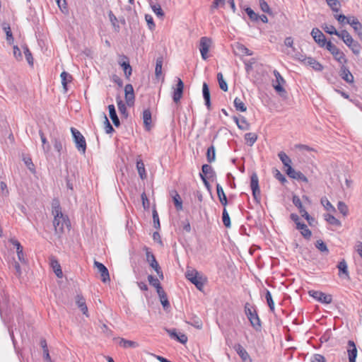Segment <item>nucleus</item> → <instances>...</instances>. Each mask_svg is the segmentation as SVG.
<instances>
[{"label": "nucleus", "instance_id": "20e7f679", "mask_svg": "<svg viewBox=\"0 0 362 362\" xmlns=\"http://www.w3.org/2000/svg\"><path fill=\"white\" fill-rule=\"evenodd\" d=\"M340 38L346 44V45L352 51L355 55H358L361 53V46L356 40L353 39L351 35L345 30L340 31Z\"/></svg>", "mask_w": 362, "mask_h": 362}, {"label": "nucleus", "instance_id": "f03ea898", "mask_svg": "<svg viewBox=\"0 0 362 362\" xmlns=\"http://www.w3.org/2000/svg\"><path fill=\"white\" fill-rule=\"evenodd\" d=\"M185 277L199 291L202 290L206 282V278L202 274L199 272L197 270L189 267H187L185 272Z\"/></svg>", "mask_w": 362, "mask_h": 362}, {"label": "nucleus", "instance_id": "9d476101", "mask_svg": "<svg viewBox=\"0 0 362 362\" xmlns=\"http://www.w3.org/2000/svg\"><path fill=\"white\" fill-rule=\"evenodd\" d=\"M326 49L333 55L334 59L337 60L340 64L346 62V59L343 52H341L331 42H327Z\"/></svg>", "mask_w": 362, "mask_h": 362}, {"label": "nucleus", "instance_id": "6e6552de", "mask_svg": "<svg viewBox=\"0 0 362 362\" xmlns=\"http://www.w3.org/2000/svg\"><path fill=\"white\" fill-rule=\"evenodd\" d=\"M292 57L303 62L305 64L310 66L315 71H322L323 69L322 64L317 62L314 58L310 57H306L300 52H297L295 54H292Z\"/></svg>", "mask_w": 362, "mask_h": 362}, {"label": "nucleus", "instance_id": "f704fd0d", "mask_svg": "<svg viewBox=\"0 0 362 362\" xmlns=\"http://www.w3.org/2000/svg\"><path fill=\"white\" fill-rule=\"evenodd\" d=\"M250 21H257L260 20L263 23L268 22V18L265 15L262 14V15L259 16L257 13H256L251 8H250Z\"/></svg>", "mask_w": 362, "mask_h": 362}, {"label": "nucleus", "instance_id": "13d9d810", "mask_svg": "<svg viewBox=\"0 0 362 362\" xmlns=\"http://www.w3.org/2000/svg\"><path fill=\"white\" fill-rule=\"evenodd\" d=\"M152 215H153V226H154V228H156V229H160V224L159 216H158V212H157L156 209H154L153 210Z\"/></svg>", "mask_w": 362, "mask_h": 362}, {"label": "nucleus", "instance_id": "aec40b11", "mask_svg": "<svg viewBox=\"0 0 362 362\" xmlns=\"http://www.w3.org/2000/svg\"><path fill=\"white\" fill-rule=\"evenodd\" d=\"M339 76L343 80L349 83H352L354 82V76L349 69L344 65H342L340 68Z\"/></svg>", "mask_w": 362, "mask_h": 362}, {"label": "nucleus", "instance_id": "864d4df0", "mask_svg": "<svg viewBox=\"0 0 362 362\" xmlns=\"http://www.w3.org/2000/svg\"><path fill=\"white\" fill-rule=\"evenodd\" d=\"M60 76L62 78V84L63 87L64 88H66V85H67L68 81H71V80L72 78L71 76L69 73H67L66 71H63L61 74Z\"/></svg>", "mask_w": 362, "mask_h": 362}, {"label": "nucleus", "instance_id": "4c0bfd02", "mask_svg": "<svg viewBox=\"0 0 362 362\" xmlns=\"http://www.w3.org/2000/svg\"><path fill=\"white\" fill-rule=\"evenodd\" d=\"M51 267H52V269L57 277H59V278L62 277L63 274H62V271L61 269V266L59 264L57 260L52 259L51 260Z\"/></svg>", "mask_w": 362, "mask_h": 362}, {"label": "nucleus", "instance_id": "f3484780", "mask_svg": "<svg viewBox=\"0 0 362 362\" xmlns=\"http://www.w3.org/2000/svg\"><path fill=\"white\" fill-rule=\"evenodd\" d=\"M286 174L291 178L300 180L303 182H308V178L300 171H296L292 166H288L286 169Z\"/></svg>", "mask_w": 362, "mask_h": 362}, {"label": "nucleus", "instance_id": "8fccbe9b", "mask_svg": "<svg viewBox=\"0 0 362 362\" xmlns=\"http://www.w3.org/2000/svg\"><path fill=\"white\" fill-rule=\"evenodd\" d=\"M321 204L323 205L325 209L330 212H335L336 209L334 206L330 203V202L326 198L323 197L321 199Z\"/></svg>", "mask_w": 362, "mask_h": 362}, {"label": "nucleus", "instance_id": "c9c22d12", "mask_svg": "<svg viewBox=\"0 0 362 362\" xmlns=\"http://www.w3.org/2000/svg\"><path fill=\"white\" fill-rule=\"evenodd\" d=\"M117 104L119 112L121 114V115L123 116L124 117L127 118L129 115L127 110V107H126L125 104L124 103V102L119 97L117 98Z\"/></svg>", "mask_w": 362, "mask_h": 362}, {"label": "nucleus", "instance_id": "603ef678", "mask_svg": "<svg viewBox=\"0 0 362 362\" xmlns=\"http://www.w3.org/2000/svg\"><path fill=\"white\" fill-rule=\"evenodd\" d=\"M265 298L267 303L268 306L272 312L274 311V303L272 299V294L269 291L267 290L265 293Z\"/></svg>", "mask_w": 362, "mask_h": 362}, {"label": "nucleus", "instance_id": "338daca9", "mask_svg": "<svg viewBox=\"0 0 362 362\" xmlns=\"http://www.w3.org/2000/svg\"><path fill=\"white\" fill-rule=\"evenodd\" d=\"M316 247L321 252H328V249L326 244L321 240L316 242Z\"/></svg>", "mask_w": 362, "mask_h": 362}, {"label": "nucleus", "instance_id": "72a5a7b5", "mask_svg": "<svg viewBox=\"0 0 362 362\" xmlns=\"http://www.w3.org/2000/svg\"><path fill=\"white\" fill-rule=\"evenodd\" d=\"M173 192H174V194L172 195V197H173V201L175 207L177 211H181V210H182V199H181L180 194L176 191H174Z\"/></svg>", "mask_w": 362, "mask_h": 362}, {"label": "nucleus", "instance_id": "b1692460", "mask_svg": "<svg viewBox=\"0 0 362 362\" xmlns=\"http://www.w3.org/2000/svg\"><path fill=\"white\" fill-rule=\"evenodd\" d=\"M233 119L239 129L246 130L249 127V123L246 118L242 115L233 116Z\"/></svg>", "mask_w": 362, "mask_h": 362}, {"label": "nucleus", "instance_id": "c756f323", "mask_svg": "<svg viewBox=\"0 0 362 362\" xmlns=\"http://www.w3.org/2000/svg\"><path fill=\"white\" fill-rule=\"evenodd\" d=\"M76 303L78 307L80 308L83 314L88 316V308L86 304V300L82 296L77 295Z\"/></svg>", "mask_w": 362, "mask_h": 362}, {"label": "nucleus", "instance_id": "0eeeda50", "mask_svg": "<svg viewBox=\"0 0 362 362\" xmlns=\"http://www.w3.org/2000/svg\"><path fill=\"white\" fill-rule=\"evenodd\" d=\"M274 75L275 79L272 81V86L280 96L286 98L287 93L283 86L286 83L285 80L276 70L274 71Z\"/></svg>", "mask_w": 362, "mask_h": 362}, {"label": "nucleus", "instance_id": "ea45409f", "mask_svg": "<svg viewBox=\"0 0 362 362\" xmlns=\"http://www.w3.org/2000/svg\"><path fill=\"white\" fill-rule=\"evenodd\" d=\"M348 24H349L356 33L361 31L362 28L361 23L354 16L350 17L349 23Z\"/></svg>", "mask_w": 362, "mask_h": 362}, {"label": "nucleus", "instance_id": "37998d69", "mask_svg": "<svg viewBox=\"0 0 362 362\" xmlns=\"http://www.w3.org/2000/svg\"><path fill=\"white\" fill-rule=\"evenodd\" d=\"M278 156L286 169L288 168V166H291V158L284 151L279 152Z\"/></svg>", "mask_w": 362, "mask_h": 362}, {"label": "nucleus", "instance_id": "69168bd1", "mask_svg": "<svg viewBox=\"0 0 362 362\" xmlns=\"http://www.w3.org/2000/svg\"><path fill=\"white\" fill-rule=\"evenodd\" d=\"M259 7H260V9L264 13H267L269 14H270L272 13L268 4L264 0H259Z\"/></svg>", "mask_w": 362, "mask_h": 362}, {"label": "nucleus", "instance_id": "c85d7f7f", "mask_svg": "<svg viewBox=\"0 0 362 362\" xmlns=\"http://www.w3.org/2000/svg\"><path fill=\"white\" fill-rule=\"evenodd\" d=\"M296 228L300 230L301 235L305 238H310L312 233L310 229L308 228L307 225L304 223L298 222Z\"/></svg>", "mask_w": 362, "mask_h": 362}, {"label": "nucleus", "instance_id": "a18cd8bd", "mask_svg": "<svg viewBox=\"0 0 362 362\" xmlns=\"http://www.w3.org/2000/svg\"><path fill=\"white\" fill-rule=\"evenodd\" d=\"M234 106L238 111L245 112L247 107L241 99L235 98L234 100Z\"/></svg>", "mask_w": 362, "mask_h": 362}, {"label": "nucleus", "instance_id": "412c9836", "mask_svg": "<svg viewBox=\"0 0 362 362\" xmlns=\"http://www.w3.org/2000/svg\"><path fill=\"white\" fill-rule=\"evenodd\" d=\"M199 176L211 179L216 176V173L210 165L204 164L202 166V173H199Z\"/></svg>", "mask_w": 362, "mask_h": 362}, {"label": "nucleus", "instance_id": "09e8293b", "mask_svg": "<svg viewBox=\"0 0 362 362\" xmlns=\"http://www.w3.org/2000/svg\"><path fill=\"white\" fill-rule=\"evenodd\" d=\"M217 80L219 84L220 88L223 91L228 90V85L226 81L223 79V76L221 72L217 74Z\"/></svg>", "mask_w": 362, "mask_h": 362}, {"label": "nucleus", "instance_id": "de8ad7c7", "mask_svg": "<svg viewBox=\"0 0 362 362\" xmlns=\"http://www.w3.org/2000/svg\"><path fill=\"white\" fill-rule=\"evenodd\" d=\"M284 44L286 46L291 47L292 49L291 51L287 52V54L291 55L292 57V54H295L296 53V48L293 46V40L291 37H287L284 40Z\"/></svg>", "mask_w": 362, "mask_h": 362}, {"label": "nucleus", "instance_id": "2eb2a0df", "mask_svg": "<svg viewBox=\"0 0 362 362\" xmlns=\"http://www.w3.org/2000/svg\"><path fill=\"white\" fill-rule=\"evenodd\" d=\"M94 266L95 268H97L98 272L100 274L101 280L103 283H106L110 281L109 271L103 263L95 260Z\"/></svg>", "mask_w": 362, "mask_h": 362}, {"label": "nucleus", "instance_id": "4be33fe9", "mask_svg": "<svg viewBox=\"0 0 362 362\" xmlns=\"http://www.w3.org/2000/svg\"><path fill=\"white\" fill-rule=\"evenodd\" d=\"M202 95H203V98H204V102H205V105L206 106L207 109L209 110H211V95H210V91H209V86H208V84L206 82H204L203 83Z\"/></svg>", "mask_w": 362, "mask_h": 362}, {"label": "nucleus", "instance_id": "5701e85b", "mask_svg": "<svg viewBox=\"0 0 362 362\" xmlns=\"http://www.w3.org/2000/svg\"><path fill=\"white\" fill-rule=\"evenodd\" d=\"M142 119L145 129L149 131L151 129L152 122L151 112L149 109H146L143 111Z\"/></svg>", "mask_w": 362, "mask_h": 362}, {"label": "nucleus", "instance_id": "bf43d9fd", "mask_svg": "<svg viewBox=\"0 0 362 362\" xmlns=\"http://www.w3.org/2000/svg\"><path fill=\"white\" fill-rule=\"evenodd\" d=\"M23 50H24L25 57V59H26L28 63L30 65L33 66V58L32 53L30 52V51L29 50V49L27 46L23 47Z\"/></svg>", "mask_w": 362, "mask_h": 362}, {"label": "nucleus", "instance_id": "79ce46f5", "mask_svg": "<svg viewBox=\"0 0 362 362\" xmlns=\"http://www.w3.org/2000/svg\"><path fill=\"white\" fill-rule=\"evenodd\" d=\"M322 29L328 34L335 35L339 38L341 37L340 31H337L335 28L332 25L324 24L322 26Z\"/></svg>", "mask_w": 362, "mask_h": 362}, {"label": "nucleus", "instance_id": "680f3d73", "mask_svg": "<svg viewBox=\"0 0 362 362\" xmlns=\"http://www.w3.org/2000/svg\"><path fill=\"white\" fill-rule=\"evenodd\" d=\"M24 163L25 164L26 167L32 172H35V165L32 161L31 158L30 157H24L23 158Z\"/></svg>", "mask_w": 362, "mask_h": 362}, {"label": "nucleus", "instance_id": "2f4dec72", "mask_svg": "<svg viewBox=\"0 0 362 362\" xmlns=\"http://www.w3.org/2000/svg\"><path fill=\"white\" fill-rule=\"evenodd\" d=\"M2 29L6 33L7 42H8V44L11 45L13 42V37L9 24L4 23L2 24Z\"/></svg>", "mask_w": 362, "mask_h": 362}, {"label": "nucleus", "instance_id": "c03bdc74", "mask_svg": "<svg viewBox=\"0 0 362 362\" xmlns=\"http://www.w3.org/2000/svg\"><path fill=\"white\" fill-rule=\"evenodd\" d=\"M136 168L138 170V173L141 177V179L144 180L146 177V170L144 167V164L142 160H137L136 162Z\"/></svg>", "mask_w": 362, "mask_h": 362}, {"label": "nucleus", "instance_id": "774afa93", "mask_svg": "<svg viewBox=\"0 0 362 362\" xmlns=\"http://www.w3.org/2000/svg\"><path fill=\"white\" fill-rule=\"evenodd\" d=\"M152 10L153 12L158 16L163 17L164 16V13L159 4H155L151 6Z\"/></svg>", "mask_w": 362, "mask_h": 362}, {"label": "nucleus", "instance_id": "473e14b6", "mask_svg": "<svg viewBox=\"0 0 362 362\" xmlns=\"http://www.w3.org/2000/svg\"><path fill=\"white\" fill-rule=\"evenodd\" d=\"M206 160L209 163H211L216 160V149L214 145H211L206 151Z\"/></svg>", "mask_w": 362, "mask_h": 362}, {"label": "nucleus", "instance_id": "a19ab883", "mask_svg": "<svg viewBox=\"0 0 362 362\" xmlns=\"http://www.w3.org/2000/svg\"><path fill=\"white\" fill-rule=\"evenodd\" d=\"M119 344L120 346L123 348H135L138 346V344L135 341L127 340L123 338H121L119 341Z\"/></svg>", "mask_w": 362, "mask_h": 362}, {"label": "nucleus", "instance_id": "f257e3e1", "mask_svg": "<svg viewBox=\"0 0 362 362\" xmlns=\"http://www.w3.org/2000/svg\"><path fill=\"white\" fill-rule=\"evenodd\" d=\"M52 214L54 215L53 226L56 233H62L64 226H68L70 223L68 217L62 214L58 202L52 205Z\"/></svg>", "mask_w": 362, "mask_h": 362}, {"label": "nucleus", "instance_id": "58836bf2", "mask_svg": "<svg viewBox=\"0 0 362 362\" xmlns=\"http://www.w3.org/2000/svg\"><path fill=\"white\" fill-rule=\"evenodd\" d=\"M163 63V57H159L156 59L155 74L157 78H158L162 74V66Z\"/></svg>", "mask_w": 362, "mask_h": 362}, {"label": "nucleus", "instance_id": "6ab92c4d", "mask_svg": "<svg viewBox=\"0 0 362 362\" xmlns=\"http://www.w3.org/2000/svg\"><path fill=\"white\" fill-rule=\"evenodd\" d=\"M347 353L349 362H356L357 356V349L353 341H348Z\"/></svg>", "mask_w": 362, "mask_h": 362}, {"label": "nucleus", "instance_id": "ddd939ff", "mask_svg": "<svg viewBox=\"0 0 362 362\" xmlns=\"http://www.w3.org/2000/svg\"><path fill=\"white\" fill-rule=\"evenodd\" d=\"M311 35L315 42L317 43L320 47H326L328 42L327 41L325 35L318 28H313L311 31Z\"/></svg>", "mask_w": 362, "mask_h": 362}, {"label": "nucleus", "instance_id": "e2e57ef3", "mask_svg": "<svg viewBox=\"0 0 362 362\" xmlns=\"http://www.w3.org/2000/svg\"><path fill=\"white\" fill-rule=\"evenodd\" d=\"M39 134L40 136V139L42 143V148L45 151H48L49 150V145L47 144V139L44 134V133L40 130L39 132Z\"/></svg>", "mask_w": 362, "mask_h": 362}, {"label": "nucleus", "instance_id": "f8f14e48", "mask_svg": "<svg viewBox=\"0 0 362 362\" xmlns=\"http://www.w3.org/2000/svg\"><path fill=\"white\" fill-rule=\"evenodd\" d=\"M211 45V40L206 37H202L200 39L199 42V51L202 55V58L204 60H206L208 56V52L209 50V47Z\"/></svg>", "mask_w": 362, "mask_h": 362}, {"label": "nucleus", "instance_id": "393cba45", "mask_svg": "<svg viewBox=\"0 0 362 362\" xmlns=\"http://www.w3.org/2000/svg\"><path fill=\"white\" fill-rule=\"evenodd\" d=\"M11 243L16 249V252L19 261H21V262H25L23 246L21 245L19 241L16 239H11Z\"/></svg>", "mask_w": 362, "mask_h": 362}, {"label": "nucleus", "instance_id": "cd10ccee", "mask_svg": "<svg viewBox=\"0 0 362 362\" xmlns=\"http://www.w3.org/2000/svg\"><path fill=\"white\" fill-rule=\"evenodd\" d=\"M185 322L188 325H190L197 329H202V325H203L202 321L201 320V319L199 317L194 315L189 317V320H186Z\"/></svg>", "mask_w": 362, "mask_h": 362}, {"label": "nucleus", "instance_id": "5fc2aeb1", "mask_svg": "<svg viewBox=\"0 0 362 362\" xmlns=\"http://www.w3.org/2000/svg\"><path fill=\"white\" fill-rule=\"evenodd\" d=\"M337 268L340 272H342L345 276L349 278V272L347 268V264L344 260L341 261L338 265Z\"/></svg>", "mask_w": 362, "mask_h": 362}, {"label": "nucleus", "instance_id": "bb28decb", "mask_svg": "<svg viewBox=\"0 0 362 362\" xmlns=\"http://www.w3.org/2000/svg\"><path fill=\"white\" fill-rule=\"evenodd\" d=\"M124 58L126 59V61L119 62V64L123 68L125 77L127 79H129V77L132 74V68L129 64L128 58L126 56H124Z\"/></svg>", "mask_w": 362, "mask_h": 362}, {"label": "nucleus", "instance_id": "39448f33", "mask_svg": "<svg viewBox=\"0 0 362 362\" xmlns=\"http://www.w3.org/2000/svg\"><path fill=\"white\" fill-rule=\"evenodd\" d=\"M71 132L77 150L83 154L86 151V141L82 134L76 128L71 127Z\"/></svg>", "mask_w": 362, "mask_h": 362}, {"label": "nucleus", "instance_id": "9b49d317", "mask_svg": "<svg viewBox=\"0 0 362 362\" xmlns=\"http://www.w3.org/2000/svg\"><path fill=\"white\" fill-rule=\"evenodd\" d=\"M309 295L322 303L329 304L332 300L331 295L318 291H310Z\"/></svg>", "mask_w": 362, "mask_h": 362}, {"label": "nucleus", "instance_id": "0e129e2a", "mask_svg": "<svg viewBox=\"0 0 362 362\" xmlns=\"http://www.w3.org/2000/svg\"><path fill=\"white\" fill-rule=\"evenodd\" d=\"M335 18L339 21L340 24L342 25L348 24L349 23L350 17H346L343 14L336 15Z\"/></svg>", "mask_w": 362, "mask_h": 362}, {"label": "nucleus", "instance_id": "6e6d98bb", "mask_svg": "<svg viewBox=\"0 0 362 362\" xmlns=\"http://www.w3.org/2000/svg\"><path fill=\"white\" fill-rule=\"evenodd\" d=\"M104 115V124H105V132L107 134H111L113 132H115L114 128L112 127V124L110 123L106 115L103 113Z\"/></svg>", "mask_w": 362, "mask_h": 362}, {"label": "nucleus", "instance_id": "052dcab7", "mask_svg": "<svg viewBox=\"0 0 362 362\" xmlns=\"http://www.w3.org/2000/svg\"><path fill=\"white\" fill-rule=\"evenodd\" d=\"M337 209L339 211L341 214H343V216H346L349 212L348 206L346 204L343 202H339L337 204Z\"/></svg>", "mask_w": 362, "mask_h": 362}, {"label": "nucleus", "instance_id": "423d86ee", "mask_svg": "<svg viewBox=\"0 0 362 362\" xmlns=\"http://www.w3.org/2000/svg\"><path fill=\"white\" fill-rule=\"evenodd\" d=\"M233 50L234 54L236 56H238L240 57L241 59H243L244 65H245V69L247 73H249V61L247 59H243V57L248 55V49L242 43L240 42H235L233 45Z\"/></svg>", "mask_w": 362, "mask_h": 362}, {"label": "nucleus", "instance_id": "7c9ffc66", "mask_svg": "<svg viewBox=\"0 0 362 362\" xmlns=\"http://www.w3.org/2000/svg\"><path fill=\"white\" fill-rule=\"evenodd\" d=\"M216 192L220 202L222 205L226 206L228 204L227 197L223 187L219 184L216 185Z\"/></svg>", "mask_w": 362, "mask_h": 362}, {"label": "nucleus", "instance_id": "4468645a", "mask_svg": "<svg viewBox=\"0 0 362 362\" xmlns=\"http://www.w3.org/2000/svg\"><path fill=\"white\" fill-rule=\"evenodd\" d=\"M184 90V83L180 78H177L176 86L173 88V100L175 103H178L182 97Z\"/></svg>", "mask_w": 362, "mask_h": 362}, {"label": "nucleus", "instance_id": "49530a36", "mask_svg": "<svg viewBox=\"0 0 362 362\" xmlns=\"http://www.w3.org/2000/svg\"><path fill=\"white\" fill-rule=\"evenodd\" d=\"M325 220L331 225L335 226H341V223L340 221L336 218L334 216L327 214L325 215Z\"/></svg>", "mask_w": 362, "mask_h": 362}, {"label": "nucleus", "instance_id": "7ed1b4c3", "mask_svg": "<svg viewBox=\"0 0 362 362\" xmlns=\"http://www.w3.org/2000/svg\"><path fill=\"white\" fill-rule=\"evenodd\" d=\"M250 325L256 332L255 336L257 339V344H262L264 331L262 330V322L255 310L253 311L250 310Z\"/></svg>", "mask_w": 362, "mask_h": 362}, {"label": "nucleus", "instance_id": "a211bd4d", "mask_svg": "<svg viewBox=\"0 0 362 362\" xmlns=\"http://www.w3.org/2000/svg\"><path fill=\"white\" fill-rule=\"evenodd\" d=\"M146 251V261L148 262L150 267H151L154 270L158 269L160 267L155 255L150 251L149 248L145 247L144 248Z\"/></svg>", "mask_w": 362, "mask_h": 362}, {"label": "nucleus", "instance_id": "a878e982", "mask_svg": "<svg viewBox=\"0 0 362 362\" xmlns=\"http://www.w3.org/2000/svg\"><path fill=\"white\" fill-rule=\"evenodd\" d=\"M107 107H108V110H109V115H110V119L112 121V123L114 124V125L116 127H119L120 122L117 117L115 105L112 104L109 105Z\"/></svg>", "mask_w": 362, "mask_h": 362}, {"label": "nucleus", "instance_id": "e433bc0d", "mask_svg": "<svg viewBox=\"0 0 362 362\" xmlns=\"http://www.w3.org/2000/svg\"><path fill=\"white\" fill-rule=\"evenodd\" d=\"M235 349L243 361L246 362L248 356V354L246 350L239 344L235 346Z\"/></svg>", "mask_w": 362, "mask_h": 362}, {"label": "nucleus", "instance_id": "1a4fd4ad", "mask_svg": "<svg viewBox=\"0 0 362 362\" xmlns=\"http://www.w3.org/2000/svg\"><path fill=\"white\" fill-rule=\"evenodd\" d=\"M250 189L252 190L255 202L257 204H260L261 191L259 186L258 177L255 173H253L250 177Z\"/></svg>", "mask_w": 362, "mask_h": 362}, {"label": "nucleus", "instance_id": "3c124183", "mask_svg": "<svg viewBox=\"0 0 362 362\" xmlns=\"http://www.w3.org/2000/svg\"><path fill=\"white\" fill-rule=\"evenodd\" d=\"M222 221H223V225L226 228H230V226H231L230 218L229 214H228V211H227L226 208H224L223 210Z\"/></svg>", "mask_w": 362, "mask_h": 362}, {"label": "nucleus", "instance_id": "4d7b16f0", "mask_svg": "<svg viewBox=\"0 0 362 362\" xmlns=\"http://www.w3.org/2000/svg\"><path fill=\"white\" fill-rule=\"evenodd\" d=\"M329 6L333 11H338L340 8V3L338 0H326Z\"/></svg>", "mask_w": 362, "mask_h": 362}, {"label": "nucleus", "instance_id": "dca6fc26", "mask_svg": "<svg viewBox=\"0 0 362 362\" xmlns=\"http://www.w3.org/2000/svg\"><path fill=\"white\" fill-rule=\"evenodd\" d=\"M125 100L128 106L131 107L134 103L135 95L132 84H127L124 87Z\"/></svg>", "mask_w": 362, "mask_h": 362}]
</instances>
